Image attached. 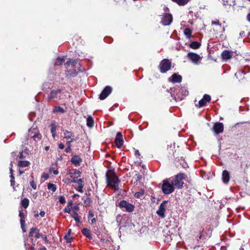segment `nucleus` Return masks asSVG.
I'll return each mask as SVG.
<instances>
[{
    "mask_svg": "<svg viewBox=\"0 0 250 250\" xmlns=\"http://www.w3.org/2000/svg\"><path fill=\"white\" fill-rule=\"evenodd\" d=\"M106 179L107 186L114 190H118L120 181L115 172L108 171L106 174Z\"/></svg>",
    "mask_w": 250,
    "mask_h": 250,
    "instance_id": "obj_1",
    "label": "nucleus"
},
{
    "mask_svg": "<svg viewBox=\"0 0 250 250\" xmlns=\"http://www.w3.org/2000/svg\"><path fill=\"white\" fill-rule=\"evenodd\" d=\"M186 178L187 175L185 174L180 173L174 177L170 178V179L175 188L180 189L183 187L184 180H186Z\"/></svg>",
    "mask_w": 250,
    "mask_h": 250,
    "instance_id": "obj_2",
    "label": "nucleus"
},
{
    "mask_svg": "<svg viewBox=\"0 0 250 250\" xmlns=\"http://www.w3.org/2000/svg\"><path fill=\"white\" fill-rule=\"evenodd\" d=\"M28 137L27 140H29V143L32 144H36V143L40 140L42 135L37 128H31L28 130Z\"/></svg>",
    "mask_w": 250,
    "mask_h": 250,
    "instance_id": "obj_3",
    "label": "nucleus"
},
{
    "mask_svg": "<svg viewBox=\"0 0 250 250\" xmlns=\"http://www.w3.org/2000/svg\"><path fill=\"white\" fill-rule=\"evenodd\" d=\"M175 187L170 178L163 181L162 191L166 194H169L174 191Z\"/></svg>",
    "mask_w": 250,
    "mask_h": 250,
    "instance_id": "obj_4",
    "label": "nucleus"
},
{
    "mask_svg": "<svg viewBox=\"0 0 250 250\" xmlns=\"http://www.w3.org/2000/svg\"><path fill=\"white\" fill-rule=\"evenodd\" d=\"M188 59L191 61L194 64H199L202 60V58L197 54L189 52L187 55Z\"/></svg>",
    "mask_w": 250,
    "mask_h": 250,
    "instance_id": "obj_5",
    "label": "nucleus"
},
{
    "mask_svg": "<svg viewBox=\"0 0 250 250\" xmlns=\"http://www.w3.org/2000/svg\"><path fill=\"white\" fill-rule=\"evenodd\" d=\"M171 67L170 62L167 59L162 60L160 64V71L165 73L168 71Z\"/></svg>",
    "mask_w": 250,
    "mask_h": 250,
    "instance_id": "obj_6",
    "label": "nucleus"
},
{
    "mask_svg": "<svg viewBox=\"0 0 250 250\" xmlns=\"http://www.w3.org/2000/svg\"><path fill=\"white\" fill-rule=\"evenodd\" d=\"M119 207L122 208H125L126 211L131 212L134 209V206L125 200L121 201L119 203Z\"/></svg>",
    "mask_w": 250,
    "mask_h": 250,
    "instance_id": "obj_7",
    "label": "nucleus"
},
{
    "mask_svg": "<svg viewBox=\"0 0 250 250\" xmlns=\"http://www.w3.org/2000/svg\"><path fill=\"white\" fill-rule=\"evenodd\" d=\"M167 203V201H164L159 206V209L157 211V214L161 218L165 217V213L166 209V205Z\"/></svg>",
    "mask_w": 250,
    "mask_h": 250,
    "instance_id": "obj_8",
    "label": "nucleus"
},
{
    "mask_svg": "<svg viewBox=\"0 0 250 250\" xmlns=\"http://www.w3.org/2000/svg\"><path fill=\"white\" fill-rule=\"evenodd\" d=\"M55 98L59 99H61L63 98L62 96V92L61 89L52 90L50 92V95L48 96V99L50 100Z\"/></svg>",
    "mask_w": 250,
    "mask_h": 250,
    "instance_id": "obj_9",
    "label": "nucleus"
},
{
    "mask_svg": "<svg viewBox=\"0 0 250 250\" xmlns=\"http://www.w3.org/2000/svg\"><path fill=\"white\" fill-rule=\"evenodd\" d=\"M172 21V16L170 14H165L161 20L162 23L164 25H169Z\"/></svg>",
    "mask_w": 250,
    "mask_h": 250,
    "instance_id": "obj_10",
    "label": "nucleus"
},
{
    "mask_svg": "<svg viewBox=\"0 0 250 250\" xmlns=\"http://www.w3.org/2000/svg\"><path fill=\"white\" fill-rule=\"evenodd\" d=\"M111 87L109 86H106L102 91L100 95L99 98L100 100L105 99L111 92Z\"/></svg>",
    "mask_w": 250,
    "mask_h": 250,
    "instance_id": "obj_11",
    "label": "nucleus"
},
{
    "mask_svg": "<svg viewBox=\"0 0 250 250\" xmlns=\"http://www.w3.org/2000/svg\"><path fill=\"white\" fill-rule=\"evenodd\" d=\"M211 100V97L209 95L205 94L203 98L199 102V107L204 106L206 105L207 103L209 102Z\"/></svg>",
    "mask_w": 250,
    "mask_h": 250,
    "instance_id": "obj_12",
    "label": "nucleus"
},
{
    "mask_svg": "<svg viewBox=\"0 0 250 250\" xmlns=\"http://www.w3.org/2000/svg\"><path fill=\"white\" fill-rule=\"evenodd\" d=\"M213 130L216 134H219L223 131L224 125L222 123H217L214 124Z\"/></svg>",
    "mask_w": 250,
    "mask_h": 250,
    "instance_id": "obj_13",
    "label": "nucleus"
},
{
    "mask_svg": "<svg viewBox=\"0 0 250 250\" xmlns=\"http://www.w3.org/2000/svg\"><path fill=\"white\" fill-rule=\"evenodd\" d=\"M115 143L118 148L121 147L123 145L122 134L121 132H118L115 138Z\"/></svg>",
    "mask_w": 250,
    "mask_h": 250,
    "instance_id": "obj_14",
    "label": "nucleus"
},
{
    "mask_svg": "<svg viewBox=\"0 0 250 250\" xmlns=\"http://www.w3.org/2000/svg\"><path fill=\"white\" fill-rule=\"evenodd\" d=\"M232 55V52L229 50H225L222 53L221 56L223 61H227L231 58Z\"/></svg>",
    "mask_w": 250,
    "mask_h": 250,
    "instance_id": "obj_15",
    "label": "nucleus"
},
{
    "mask_svg": "<svg viewBox=\"0 0 250 250\" xmlns=\"http://www.w3.org/2000/svg\"><path fill=\"white\" fill-rule=\"evenodd\" d=\"M222 178L224 183L228 184L230 180L229 172L226 170H224L222 172Z\"/></svg>",
    "mask_w": 250,
    "mask_h": 250,
    "instance_id": "obj_16",
    "label": "nucleus"
},
{
    "mask_svg": "<svg viewBox=\"0 0 250 250\" xmlns=\"http://www.w3.org/2000/svg\"><path fill=\"white\" fill-rule=\"evenodd\" d=\"M71 163L75 166H79L81 163L82 162V159L78 155L74 156L71 160Z\"/></svg>",
    "mask_w": 250,
    "mask_h": 250,
    "instance_id": "obj_17",
    "label": "nucleus"
},
{
    "mask_svg": "<svg viewBox=\"0 0 250 250\" xmlns=\"http://www.w3.org/2000/svg\"><path fill=\"white\" fill-rule=\"evenodd\" d=\"M169 80L173 83H180L182 81V77L180 75L175 73L169 78Z\"/></svg>",
    "mask_w": 250,
    "mask_h": 250,
    "instance_id": "obj_18",
    "label": "nucleus"
},
{
    "mask_svg": "<svg viewBox=\"0 0 250 250\" xmlns=\"http://www.w3.org/2000/svg\"><path fill=\"white\" fill-rule=\"evenodd\" d=\"M82 231L83 232V234L86 237H88L89 239H92L91 234L90 230L88 229H83L82 230Z\"/></svg>",
    "mask_w": 250,
    "mask_h": 250,
    "instance_id": "obj_19",
    "label": "nucleus"
},
{
    "mask_svg": "<svg viewBox=\"0 0 250 250\" xmlns=\"http://www.w3.org/2000/svg\"><path fill=\"white\" fill-rule=\"evenodd\" d=\"M86 125L89 127H92L94 126V119L91 116H89L87 117Z\"/></svg>",
    "mask_w": 250,
    "mask_h": 250,
    "instance_id": "obj_20",
    "label": "nucleus"
},
{
    "mask_svg": "<svg viewBox=\"0 0 250 250\" xmlns=\"http://www.w3.org/2000/svg\"><path fill=\"white\" fill-rule=\"evenodd\" d=\"M30 164V162L27 161H20L18 163V166L20 167H28Z\"/></svg>",
    "mask_w": 250,
    "mask_h": 250,
    "instance_id": "obj_21",
    "label": "nucleus"
},
{
    "mask_svg": "<svg viewBox=\"0 0 250 250\" xmlns=\"http://www.w3.org/2000/svg\"><path fill=\"white\" fill-rule=\"evenodd\" d=\"M71 216L73 218L77 223H80V217L79 216L77 212H72L70 214Z\"/></svg>",
    "mask_w": 250,
    "mask_h": 250,
    "instance_id": "obj_22",
    "label": "nucleus"
},
{
    "mask_svg": "<svg viewBox=\"0 0 250 250\" xmlns=\"http://www.w3.org/2000/svg\"><path fill=\"white\" fill-rule=\"evenodd\" d=\"M64 137L66 139H69L74 137V134L69 131L65 130L64 131Z\"/></svg>",
    "mask_w": 250,
    "mask_h": 250,
    "instance_id": "obj_23",
    "label": "nucleus"
},
{
    "mask_svg": "<svg viewBox=\"0 0 250 250\" xmlns=\"http://www.w3.org/2000/svg\"><path fill=\"white\" fill-rule=\"evenodd\" d=\"M200 43L197 42H193L190 43L189 46L192 49H196L200 47Z\"/></svg>",
    "mask_w": 250,
    "mask_h": 250,
    "instance_id": "obj_24",
    "label": "nucleus"
},
{
    "mask_svg": "<svg viewBox=\"0 0 250 250\" xmlns=\"http://www.w3.org/2000/svg\"><path fill=\"white\" fill-rule=\"evenodd\" d=\"M53 113H63L65 112L64 109L60 106H55L53 110Z\"/></svg>",
    "mask_w": 250,
    "mask_h": 250,
    "instance_id": "obj_25",
    "label": "nucleus"
},
{
    "mask_svg": "<svg viewBox=\"0 0 250 250\" xmlns=\"http://www.w3.org/2000/svg\"><path fill=\"white\" fill-rule=\"evenodd\" d=\"M192 31L189 28H186L184 30V34L188 39L190 38Z\"/></svg>",
    "mask_w": 250,
    "mask_h": 250,
    "instance_id": "obj_26",
    "label": "nucleus"
},
{
    "mask_svg": "<svg viewBox=\"0 0 250 250\" xmlns=\"http://www.w3.org/2000/svg\"><path fill=\"white\" fill-rule=\"evenodd\" d=\"M172 1L176 2L179 5H185L188 3L189 0H172Z\"/></svg>",
    "mask_w": 250,
    "mask_h": 250,
    "instance_id": "obj_27",
    "label": "nucleus"
},
{
    "mask_svg": "<svg viewBox=\"0 0 250 250\" xmlns=\"http://www.w3.org/2000/svg\"><path fill=\"white\" fill-rule=\"evenodd\" d=\"M72 182L77 183L79 188H83V181L82 180V179H79L77 181L74 180L72 181Z\"/></svg>",
    "mask_w": 250,
    "mask_h": 250,
    "instance_id": "obj_28",
    "label": "nucleus"
},
{
    "mask_svg": "<svg viewBox=\"0 0 250 250\" xmlns=\"http://www.w3.org/2000/svg\"><path fill=\"white\" fill-rule=\"evenodd\" d=\"M65 61V59L64 57L63 58H58L55 62V65H61Z\"/></svg>",
    "mask_w": 250,
    "mask_h": 250,
    "instance_id": "obj_29",
    "label": "nucleus"
},
{
    "mask_svg": "<svg viewBox=\"0 0 250 250\" xmlns=\"http://www.w3.org/2000/svg\"><path fill=\"white\" fill-rule=\"evenodd\" d=\"M29 201L27 198L23 199L21 201V205L24 208H27L29 205Z\"/></svg>",
    "mask_w": 250,
    "mask_h": 250,
    "instance_id": "obj_30",
    "label": "nucleus"
},
{
    "mask_svg": "<svg viewBox=\"0 0 250 250\" xmlns=\"http://www.w3.org/2000/svg\"><path fill=\"white\" fill-rule=\"evenodd\" d=\"M47 188L53 192H55L57 189L56 185L52 183H49L47 185Z\"/></svg>",
    "mask_w": 250,
    "mask_h": 250,
    "instance_id": "obj_31",
    "label": "nucleus"
},
{
    "mask_svg": "<svg viewBox=\"0 0 250 250\" xmlns=\"http://www.w3.org/2000/svg\"><path fill=\"white\" fill-rule=\"evenodd\" d=\"M144 194V190H140V191L136 192L134 194L135 197L137 198H141Z\"/></svg>",
    "mask_w": 250,
    "mask_h": 250,
    "instance_id": "obj_32",
    "label": "nucleus"
},
{
    "mask_svg": "<svg viewBox=\"0 0 250 250\" xmlns=\"http://www.w3.org/2000/svg\"><path fill=\"white\" fill-rule=\"evenodd\" d=\"M76 63L77 60H70L66 62L65 65H66L67 66H68L71 64L72 65L75 66L76 64Z\"/></svg>",
    "mask_w": 250,
    "mask_h": 250,
    "instance_id": "obj_33",
    "label": "nucleus"
},
{
    "mask_svg": "<svg viewBox=\"0 0 250 250\" xmlns=\"http://www.w3.org/2000/svg\"><path fill=\"white\" fill-rule=\"evenodd\" d=\"M64 212L65 213H67L69 214H71L72 213V209L71 207L70 208L69 206H67L63 210Z\"/></svg>",
    "mask_w": 250,
    "mask_h": 250,
    "instance_id": "obj_34",
    "label": "nucleus"
},
{
    "mask_svg": "<svg viewBox=\"0 0 250 250\" xmlns=\"http://www.w3.org/2000/svg\"><path fill=\"white\" fill-rule=\"evenodd\" d=\"M37 229L36 228H33L31 229L29 232V236H33L34 234H36V233L37 232Z\"/></svg>",
    "mask_w": 250,
    "mask_h": 250,
    "instance_id": "obj_35",
    "label": "nucleus"
},
{
    "mask_svg": "<svg viewBox=\"0 0 250 250\" xmlns=\"http://www.w3.org/2000/svg\"><path fill=\"white\" fill-rule=\"evenodd\" d=\"M51 133H56V125L55 124L52 123L51 124Z\"/></svg>",
    "mask_w": 250,
    "mask_h": 250,
    "instance_id": "obj_36",
    "label": "nucleus"
},
{
    "mask_svg": "<svg viewBox=\"0 0 250 250\" xmlns=\"http://www.w3.org/2000/svg\"><path fill=\"white\" fill-rule=\"evenodd\" d=\"M72 212H77L79 209V206L78 204L71 207Z\"/></svg>",
    "mask_w": 250,
    "mask_h": 250,
    "instance_id": "obj_37",
    "label": "nucleus"
},
{
    "mask_svg": "<svg viewBox=\"0 0 250 250\" xmlns=\"http://www.w3.org/2000/svg\"><path fill=\"white\" fill-rule=\"evenodd\" d=\"M27 154H28L27 152H26L25 151V152L22 151L20 154L19 158L21 159H23L26 157V156H27Z\"/></svg>",
    "mask_w": 250,
    "mask_h": 250,
    "instance_id": "obj_38",
    "label": "nucleus"
},
{
    "mask_svg": "<svg viewBox=\"0 0 250 250\" xmlns=\"http://www.w3.org/2000/svg\"><path fill=\"white\" fill-rule=\"evenodd\" d=\"M77 139H78V138H74L73 137V138H71L70 140L67 141V142H66L67 146H71V143H72L74 141H76Z\"/></svg>",
    "mask_w": 250,
    "mask_h": 250,
    "instance_id": "obj_39",
    "label": "nucleus"
},
{
    "mask_svg": "<svg viewBox=\"0 0 250 250\" xmlns=\"http://www.w3.org/2000/svg\"><path fill=\"white\" fill-rule=\"evenodd\" d=\"M244 73L243 71H239V72H237V73H236L235 74V76L237 78H239V77H241V76H242L243 75H244Z\"/></svg>",
    "mask_w": 250,
    "mask_h": 250,
    "instance_id": "obj_40",
    "label": "nucleus"
},
{
    "mask_svg": "<svg viewBox=\"0 0 250 250\" xmlns=\"http://www.w3.org/2000/svg\"><path fill=\"white\" fill-rule=\"evenodd\" d=\"M10 173H11V185H13V182H14V177L13 175V169L12 168V167H11L10 169Z\"/></svg>",
    "mask_w": 250,
    "mask_h": 250,
    "instance_id": "obj_41",
    "label": "nucleus"
},
{
    "mask_svg": "<svg viewBox=\"0 0 250 250\" xmlns=\"http://www.w3.org/2000/svg\"><path fill=\"white\" fill-rule=\"evenodd\" d=\"M59 202L60 203L63 204L65 203V199L63 196H60L59 197Z\"/></svg>",
    "mask_w": 250,
    "mask_h": 250,
    "instance_id": "obj_42",
    "label": "nucleus"
},
{
    "mask_svg": "<svg viewBox=\"0 0 250 250\" xmlns=\"http://www.w3.org/2000/svg\"><path fill=\"white\" fill-rule=\"evenodd\" d=\"M30 185L34 189H36V188H37L36 184L35 183V182L33 180L32 181H30Z\"/></svg>",
    "mask_w": 250,
    "mask_h": 250,
    "instance_id": "obj_43",
    "label": "nucleus"
},
{
    "mask_svg": "<svg viewBox=\"0 0 250 250\" xmlns=\"http://www.w3.org/2000/svg\"><path fill=\"white\" fill-rule=\"evenodd\" d=\"M50 171L53 173L54 175H57L59 173V171L57 170H55L54 168H50Z\"/></svg>",
    "mask_w": 250,
    "mask_h": 250,
    "instance_id": "obj_44",
    "label": "nucleus"
},
{
    "mask_svg": "<svg viewBox=\"0 0 250 250\" xmlns=\"http://www.w3.org/2000/svg\"><path fill=\"white\" fill-rule=\"evenodd\" d=\"M19 216L21 218V219H23L25 217V213L22 211H20Z\"/></svg>",
    "mask_w": 250,
    "mask_h": 250,
    "instance_id": "obj_45",
    "label": "nucleus"
},
{
    "mask_svg": "<svg viewBox=\"0 0 250 250\" xmlns=\"http://www.w3.org/2000/svg\"><path fill=\"white\" fill-rule=\"evenodd\" d=\"M181 93L183 96H186L188 95V92L186 89H181Z\"/></svg>",
    "mask_w": 250,
    "mask_h": 250,
    "instance_id": "obj_46",
    "label": "nucleus"
},
{
    "mask_svg": "<svg viewBox=\"0 0 250 250\" xmlns=\"http://www.w3.org/2000/svg\"><path fill=\"white\" fill-rule=\"evenodd\" d=\"M94 216V213L92 211H89L88 212V218L89 219L90 218L93 217Z\"/></svg>",
    "mask_w": 250,
    "mask_h": 250,
    "instance_id": "obj_47",
    "label": "nucleus"
},
{
    "mask_svg": "<svg viewBox=\"0 0 250 250\" xmlns=\"http://www.w3.org/2000/svg\"><path fill=\"white\" fill-rule=\"evenodd\" d=\"M77 74V72L75 70H73L70 74L71 76H75Z\"/></svg>",
    "mask_w": 250,
    "mask_h": 250,
    "instance_id": "obj_48",
    "label": "nucleus"
},
{
    "mask_svg": "<svg viewBox=\"0 0 250 250\" xmlns=\"http://www.w3.org/2000/svg\"><path fill=\"white\" fill-rule=\"evenodd\" d=\"M42 178H44L45 180H46V179H47L48 178L49 176H48V175L47 174L43 173L42 175Z\"/></svg>",
    "mask_w": 250,
    "mask_h": 250,
    "instance_id": "obj_49",
    "label": "nucleus"
},
{
    "mask_svg": "<svg viewBox=\"0 0 250 250\" xmlns=\"http://www.w3.org/2000/svg\"><path fill=\"white\" fill-rule=\"evenodd\" d=\"M71 151V146H67V147L65 148V151L66 153H69Z\"/></svg>",
    "mask_w": 250,
    "mask_h": 250,
    "instance_id": "obj_50",
    "label": "nucleus"
},
{
    "mask_svg": "<svg viewBox=\"0 0 250 250\" xmlns=\"http://www.w3.org/2000/svg\"><path fill=\"white\" fill-rule=\"evenodd\" d=\"M21 227L23 228V226L25 225V221L24 219H21L20 220Z\"/></svg>",
    "mask_w": 250,
    "mask_h": 250,
    "instance_id": "obj_51",
    "label": "nucleus"
},
{
    "mask_svg": "<svg viewBox=\"0 0 250 250\" xmlns=\"http://www.w3.org/2000/svg\"><path fill=\"white\" fill-rule=\"evenodd\" d=\"M41 236H42V234L40 233L39 232H37L35 235V236L37 238H40Z\"/></svg>",
    "mask_w": 250,
    "mask_h": 250,
    "instance_id": "obj_52",
    "label": "nucleus"
},
{
    "mask_svg": "<svg viewBox=\"0 0 250 250\" xmlns=\"http://www.w3.org/2000/svg\"><path fill=\"white\" fill-rule=\"evenodd\" d=\"M59 147L61 149H63L64 148V145L62 143H60L59 145Z\"/></svg>",
    "mask_w": 250,
    "mask_h": 250,
    "instance_id": "obj_53",
    "label": "nucleus"
},
{
    "mask_svg": "<svg viewBox=\"0 0 250 250\" xmlns=\"http://www.w3.org/2000/svg\"><path fill=\"white\" fill-rule=\"evenodd\" d=\"M212 24L218 25L219 24V21L218 20H216V21H212Z\"/></svg>",
    "mask_w": 250,
    "mask_h": 250,
    "instance_id": "obj_54",
    "label": "nucleus"
},
{
    "mask_svg": "<svg viewBox=\"0 0 250 250\" xmlns=\"http://www.w3.org/2000/svg\"><path fill=\"white\" fill-rule=\"evenodd\" d=\"M40 215L42 216V217H44V215H45V212L43 211H41L40 213Z\"/></svg>",
    "mask_w": 250,
    "mask_h": 250,
    "instance_id": "obj_55",
    "label": "nucleus"
},
{
    "mask_svg": "<svg viewBox=\"0 0 250 250\" xmlns=\"http://www.w3.org/2000/svg\"><path fill=\"white\" fill-rule=\"evenodd\" d=\"M35 247V244H32L31 246V250H34V247Z\"/></svg>",
    "mask_w": 250,
    "mask_h": 250,
    "instance_id": "obj_56",
    "label": "nucleus"
},
{
    "mask_svg": "<svg viewBox=\"0 0 250 250\" xmlns=\"http://www.w3.org/2000/svg\"><path fill=\"white\" fill-rule=\"evenodd\" d=\"M247 19L250 22V13L248 15Z\"/></svg>",
    "mask_w": 250,
    "mask_h": 250,
    "instance_id": "obj_57",
    "label": "nucleus"
},
{
    "mask_svg": "<svg viewBox=\"0 0 250 250\" xmlns=\"http://www.w3.org/2000/svg\"><path fill=\"white\" fill-rule=\"evenodd\" d=\"M96 222V219L95 218H93L91 220V223L92 224H93L95 222Z\"/></svg>",
    "mask_w": 250,
    "mask_h": 250,
    "instance_id": "obj_58",
    "label": "nucleus"
},
{
    "mask_svg": "<svg viewBox=\"0 0 250 250\" xmlns=\"http://www.w3.org/2000/svg\"><path fill=\"white\" fill-rule=\"evenodd\" d=\"M49 146H46L45 147V150L47 151V150H49Z\"/></svg>",
    "mask_w": 250,
    "mask_h": 250,
    "instance_id": "obj_59",
    "label": "nucleus"
},
{
    "mask_svg": "<svg viewBox=\"0 0 250 250\" xmlns=\"http://www.w3.org/2000/svg\"><path fill=\"white\" fill-rule=\"evenodd\" d=\"M78 191L79 192H83V191L82 188H79L78 189Z\"/></svg>",
    "mask_w": 250,
    "mask_h": 250,
    "instance_id": "obj_60",
    "label": "nucleus"
},
{
    "mask_svg": "<svg viewBox=\"0 0 250 250\" xmlns=\"http://www.w3.org/2000/svg\"><path fill=\"white\" fill-rule=\"evenodd\" d=\"M135 155H139V152L138 150H136L135 151Z\"/></svg>",
    "mask_w": 250,
    "mask_h": 250,
    "instance_id": "obj_61",
    "label": "nucleus"
},
{
    "mask_svg": "<svg viewBox=\"0 0 250 250\" xmlns=\"http://www.w3.org/2000/svg\"><path fill=\"white\" fill-rule=\"evenodd\" d=\"M52 135L53 138H55L56 136V133H52Z\"/></svg>",
    "mask_w": 250,
    "mask_h": 250,
    "instance_id": "obj_62",
    "label": "nucleus"
},
{
    "mask_svg": "<svg viewBox=\"0 0 250 250\" xmlns=\"http://www.w3.org/2000/svg\"><path fill=\"white\" fill-rule=\"evenodd\" d=\"M72 205V201H70L69 203H68V206H70L71 205Z\"/></svg>",
    "mask_w": 250,
    "mask_h": 250,
    "instance_id": "obj_63",
    "label": "nucleus"
},
{
    "mask_svg": "<svg viewBox=\"0 0 250 250\" xmlns=\"http://www.w3.org/2000/svg\"><path fill=\"white\" fill-rule=\"evenodd\" d=\"M221 250H226V249H225V247H222L221 248Z\"/></svg>",
    "mask_w": 250,
    "mask_h": 250,
    "instance_id": "obj_64",
    "label": "nucleus"
}]
</instances>
